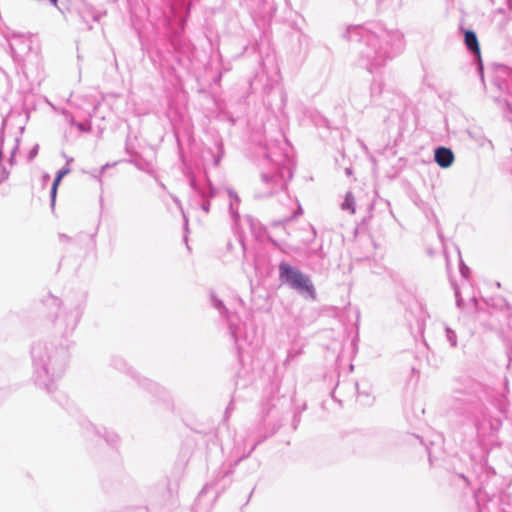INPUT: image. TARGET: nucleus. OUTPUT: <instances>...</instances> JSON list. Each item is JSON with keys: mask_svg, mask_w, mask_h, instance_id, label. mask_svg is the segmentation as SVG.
<instances>
[{"mask_svg": "<svg viewBox=\"0 0 512 512\" xmlns=\"http://www.w3.org/2000/svg\"><path fill=\"white\" fill-rule=\"evenodd\" d=\"M445 331H446L447 340L449 341L450 345L452 347H455L457 345V335H456L455 331H453L449 327H446Z\"/></svg>", "mask_w": 512, "mask_h": 512, "instance_id": "nucleus-16", "label": "nucleus"}, {"mask_svg": "<svg viewBox=\"0 0 512 512\" xmlns=\"http://www.w3.org/2000/svg\"><path fill=\"white\" fill-rule=\"evenodd\" d=\"M434 160L441 168H448L453 164L454 154L450 148L440 146L434 151Z\"/></svg>", "mask_w": 512, "mask_h": 512, "instance_id": "nucleus-6", "label": "nucleus"}, {"mask_svg": "<svg viewBox=\"0 0 512 512\" xmlns=\"http://www.w3.org/2000/svg\"><path fill=\"white\" fill-rule=\"evenodd\" d=\"M105 435H102L103 437H105L106 441L110 444H115L116 443V438L117 436L113 433H108L105 431Z\"/></svg>", "mask_w": 512, "mask_h": 512, "instance_id": "nucleus-20", "label": "nucleus"}, {"mask_svg": "<svg viewBox=\"0 0 512 512\" xmlns=\"http://www.w3.org/2000/svg\"><path fill=\"white\" fill-rule=\"evenodd\" d=\"M301 214H302V208L299 205L297 211L291 217L284 219L283 223H286V222L290 221L292 218H295V217H297V216H299Z\"/></svg>", "mask_w": 512, "mask_h": 512, "instance_id": "nucleus-24", "label": "nucleus"}, {"mask_svg": "<svg viewBox=\"0 0 512 512\" xmlns=\"http://www.w3.org/2000/svg\"><path fill=\"white\" fill-rule=\"evenodd\" d=\"M227 193H228V196H229L230 200H234L235 199L236 202H241L240 197L238 196V194L233 189L228 188L227 189Z\"/></svg>", "mask_w": 512, "mask_h": 512, "instance_id": "nucleus-21", "label": "nucleus"}, {"mask_svg": "<svg viewBox=\"0 0 512 512\" xmlns=\"http://www.w3.org/2000/svg\"><path fill=\"white\" fill-rule=\"evenodd\" d=\"M190 186L202 199H210L216 195V189L209 179H206L205 186H201L194 177L190 178Z\"/></svg>", "mask_w": 512, "mask_h": 512, "instance_id": "nucleus-7", "label": "nucleus"}, {"mask_svg": "<svg viewBox=\"0 0 512 512\" xmlns=\"http://www.w3.org/2000/svg\"><path fill=\"white\" fill-rule=\"evenodd\" d=\"M38 151H39V145L36 144L29 151V153H28V160H30V161L33 160L37 156Z\"/></svg>", "mask_w": 512, "mask_h": 512, "instance_id": "nucleus-19", "label": "nucleus"}, {"mask_svg": "<svg viewBox=\"0 0 512 512\" xmlns=\"http://www.w3.org/2000/svg\"><path fill=\"white\" fill-rule=\"evenodd\" d=\"M491 3L499 13H504L505 8L512 10V0H491Z\"/></svg>", "mask_w": 512, "mask_h": 512, "instance_id": "nucleus-11", "label": "nucleus"}, {"mask_svg": "<svg viewBox=\"0 0 512 512\" xmlns=\"http://www.w3.org/2000/svg\"><path fill=\"white\" fill-rule=\"evenodd\" d=\"M467 271H468V268H467V267H465V268H461V274H462L464 277H466V273H467Z\"/></svg>", "mask_w": 512, "mask_h": 512, "instance_id": "nucleus-28", "label": "nucleus"}, {"mask_svg": "<svg viewBox=\"0 0 512 512\" xmlns=\"http://www.w3.org/2000/svg\"><path fill=\"white\" fill-rule=\"evenodd\" d=\"M201 209L205 212V213H208L209 210H210V201L209 199H203V203L201 205Z\"/></svg>", "mask_w": 512, "mask_h": 512, "instance_id": "nucleus-23", "label": "nucleus"}, {"mask_svg": "<svg viewBox=\"0 0 512 512\" xmlns=\"http://www.w3.org/2000/svg\"><path fill=\"white\" fill-rule=\"evenodd\" d=\"M69 171V168H63L58 171L57 176L62 179L66 174L69 173Z\"/></svg>", "mask_w": 512, "mask_h": 512, "instance_id": "nucleus-26", "label": "nucleus"}, {"mask_svg": "<svg viewBox=\"0 0 512 512\" xmlns=\"http://www.w3.org/2000/svg\"><path fill=\"white\" fill-rule=\"evenodd\" d=\"M348 40L359 38V63L370 73L392 59L403 47V36L397 30L368 31L362 27H349L343 34Z\"/></svg>", "mask_w": 512, "mask_h": 512, "instance_id": "nucleus-1", "label": "nucleus"}, {"mask_svg": "<svg viewBox=\"0 0 512 512\" xmlns=\"http://www.w3.org/2000/svg\"><path fill=\"white\" fill-rule=\"evenodd\" d=\"M173 200H174V202H175V203H177V204H179V203H180V201H179V199H178L177 197H173Z\"/></svg>", "mask_w": 512, "mask_h": 512, "instance_id": "nucleus-31", "label": "nucleus"}, {"mask_svg": "<svg viewBox=\"0 0 512 512\" xmlns=\"http://www.w3.org/2000/svg\"><path fill=\"white\" fill-rule=\"evenodd\" d=\"M343 210L349 211L351 214L355 213V199L351 192L345 196L344 202L341 204Z\"/></svg>", "mask_w": 512, "mask_h": 512, "instance_id": "nucleus-10", "label": "nucleus"}, {"mask_svg": "<svg viewBox=\"0 0 512 512\" xmlns=\"http://www.w3.org/2000/svg\"><path fill=\"white\" fill-rule=\"evenodd\" d=\"M383 92V83L380 79L374 78L370 87V98L371 101H376L379 99Z\"/></svg>", "mask_w": 512, "mask_h": 512, "instance_id": "nucleus-9", "label": "nucleus"}, {"mask_svg": "<svg viewBox=\"0 0 512 512\" xmlns=\"http://www.w3.org/2000/svg\"><path fill=\"white\" fill-rule=\"evenodd\" d=\"M456 297H457V305L460 306L461 299L458 296V292L456 291Z\"/></svg>", "mask_w": 512, "mask_h": 512, "instance_id": "nucleus-29", "label": "nucleus"}, {"mask_svg": "<svg viewBox=\"0 0 512 512\" xmlns=\"http://www.w3.org/2000/svg\"><path fill=\"white\" fill-rule=\"evenodd\" d=\"M228 321H229V327H230V330H231V334L233 335V337L235 338V340H237V330L236 328L233 326L231 320L228 318Z\"/></svg>", "mask_w": 512, "mask_h": 512, "instance_id": "nucleus-25", "label": "nucleus"}, {"mask_svg": "<svg viewBox=\"0 0 512 512\" xmlns=\"http://www.w3.org/2000/svg\"><path fill=\"white\" fill-rule=\"evenodd\" d=\"M279 280L300 295L311 300L316 299V290L310 277L297 267L281 262L279 264Z\"/></svg>", "mask_w": 512, "mask_h": 512, "instance_id": "nucleus-5", "label": "nucleus"}, {"mask_svg": "<svg viewBox=\"0 0 512 512\" xmlns=\"http://www.w3.org/2000/svg\"><path fill=\"white\" fill-rule=\"evenodd\" d=\"M377 3L381 6H399L402 0H377Z\"/></svg>", "mask_w": 512, "mask_h": 512, "instance_id": "nucleus-18", "label": "nucleus"}, {"mask_svg": "<svg viewBox=\"0 0 512 512\" xmlns=\"http://www.w3.org/2000/svg\"><path fill=\"white\" fill-rule=\"evenodd\" d=\"M51 4L56 5L58 0H48Z\"/></svg>", "mask_w": 512, "mask_h": 512, "instance_id": "nucleus-30", "label": "nucleus"}, {"mask_svg": "<svg viewBox=\"0 0 512 512\" xmlns=\"http://www.w3.org/2000/svg\"><path fill=\"white\" fill-rule=\"evenodd\" d=\"M239 204H240V202H236L235 199L230 200V202H229V213L235 223H237V221L239 220V213H238Z\"/></svg>", "mask_w": 512, "mask_h": 512, "instance_id": "nucleus-14", "label": "nucleus"}, {"mask_svg": "<svg viewBox=\"0 0 512 512\" xmlns=\"http://www.w3.org/2000/svg\"><path fill=\"white\" fill-rule=\"evenodd\" d=\"M464 43L467 49L474 55L480 57V47L476 33L472 30H466L464 32Z\"/></svg>", "mask_w": 512, "mask_h": 512, "instance_id": "nucleus-8", "label": "nucleus"}, {"mask_svg": "<svg viewBox=\"0 0 512 512\" xmlns=\"http://www.w3.org/2000/svg\"><path fill=\"white\" fill-rule=\"evenodd\" d=\"M71 124L75 125L81 132H89L91 130L90 122L82 123V122H75L74 120H72Z\"/></svg>", "mask_w": 512, "mask_h": 512, "instance_id": "nucleus-17", "label": "nucleus"}, {"mask_svg": "<svg viewBox=\"0 0 512 512\" xmlns=\"http://www.w3.org/2000/svg\"><path fill=\"white\" fill-rule=\"evenodd\" d=\"M19 142H20V139L19 138H15V146H14V149L12 150L11 158H10V162L11 163L13 162V159H14V156L16 154V151L19 148Z\"/></svg>", "mask_w": 512, "mask_h": 512, "instance_id": "nucleus-22", "label": "nucleus"}, {"mask_svg": "<svg viewBox=\"0 0 512 512\" xmlns=\"http://www.w3.org/2000/svg\"><path fill=\"white\" fill-rule=\"evenodd\" d=\"M59 238H60L61 241H64V240L68 241V240H70V238L68 236H66L65 234H60Z\"/></svg>", "mask_w": 512, "mask_h": 512, "instance_id": "nucleus-27", "label": "nucleus"}, {"mask_svg": "<svg viewBox=\"0 0 512 512\" xmlns=\"http://www.w3.org/2000/svg\"><path fill=\"white\" fill-rule=\"evenodd\" d=\"M346 173L347 174H350L351 173V170L349 168L346 169Z\"/></svg>", "mask_w": 512, "mask_h": 512, "instance_id": "nucleus-32", "label": "nucleus"}, {"mask_svg": "<svg viewBox=\"0 0 512 512\" xmlns=\"http://www.w3.org/2000/svg\"><path fill=\"white\" fill-rule=\"evenodd\" d=\"M86 307L85 294L67 297L58 306L53 320L55 331L62 337H68L76 330Z\"/></svg>", "mask_w": 512, "mask_h": 512, "instance_id": "nucleus-3", "label": "nucleus"}, {"mask_svg": "<svg viewBox=\"0 0 512 512\" xmlns=\"http://www.w3.org/2000/svg\"><path fill=\"white\" fill-rule=\"evenodd\" d=\"M160 186H161L163 189H165V188H166V187H165V185H164L163 183H160Z\"/></svg>", "mask_w": 512, "mask_h": 512, "instance_id": "nucleus-33", "label": "nucleus"}, {"mask_svg": "<svg viewBox=\"0 0 512 512\" xmlns=\"http://www.w3.org/2000/svg\"><path fill=\"white\" fill-rule=\"evenodd\" d=\"M211 303L213 307L218 310V312L222 315L228 314V310L226 309L225 305L223 304L222 300L218 299L215 294L210 295Z\"/></svg>", "mask_w": 512, "mask_h": 512, "instance_id": "nucleus-13", "label": "nucleus"}, {"mask_svg": "<svg viewBox=\"0 0 512 512\" xmlns=\"http://www.w3.org/2000/svg\"><path fill=\"white\" fill-rule=\"evenodd\" d=\"M141 385L149 390L150 392L152 393H155L157 395L160 394L162 388L155 382L149 380V379H146V378H143L142 381H141Z\"/></svg>", "mask_w": 512, "mask_h": 512, "instance_id": "nucleus-12", "label": "nucleus"}, {"mask_svg": "<svg viewBox=\"0 0 512 512\" xmlns=\"http://www.w3.org/2000/svg\"><path fill=\"white\" fill-rule=\"evenodd\" d=\"M35 384L52 393L69 362V345L55 340L36 342L31 349Z\"/></svg>", "mask_w": 512, "mask_h": 512, "instance_id": "nucleus-2", "label": "nucleus"}, {"mask_svg": "<svg viewBox=\"0 0 512 512\" xmlns=\"http://www.w3.org/2000/svg\"><path fill=\"white\" fill-rule=\"evenodd\" d=\"M61 178H59L57 175L53 181V184H52V187H51V191H50V198H51V206L54 207L55 205V200H56V195H57V188H58V185L60 184L61 182Z\"/></svg>", "mask_w": 512, "mask_h": 512, "instance_id": "nucleus-15", "label": "nucleus"}, {"mask_svg": "<svg viewBox=\"0 0 512 512\" xmlns=\"http://www.w3.org/2000/svg\"><path fill=\"white\" fill-rule=\"evenodd\" d=\"M266 157L268 161L275 165V171L261 173L260 187L255 194L257 198H265L274 195L284 189L287 180L292 178V171L289 167L281 166L280 162L274 159L270 154H267Z\"/></svg>", "mask_w": 512, "mask_h": 512, "instance_id": "nucleus-4", "label": "nucleus"}]
</instances>
